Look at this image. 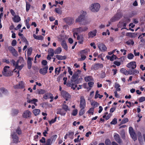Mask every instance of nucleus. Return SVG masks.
<instances>
[{
  "instance_id": "nucleus-1",
  "label": "nucleus",
  "mask_w": 145,
  "mask_h": 145,
  "mask_svg": "<svg viewBox=\"0 0 145 145\" xmlns=\"http://www.w3.org/2000/svg\"><path fill=\"white\" fill-rule=\"evenodd\" d=\"M20 61L21 62L23 61V59L22 58H20L19 60L17 61L16 63L13 60H12L11 61L12 63H13V65L15 66V68L14 69L13 71L14 72H17L18 74V77L19 76V71L21 70L24 67V65L22 64L20 66H18L19 62Z\"/></svg>"
},
{
  "instance_id": "nucleus-2",
  "label": "nucleus",
  "mask_w": 145,
  "mask_h": 145,
  "mask_svg": "<svg viewBox=\"0 0 145 145\" xmlns=\"http://www.w3.org/2000/svg\"><path fill=\"white\" fill-rule=\"evenodd\" d=\"M100 5L97 3L91 4L89 7V9L93 12H96L99 11L100 8Z\"/></svg>"
},
{
  "instance_id": "nucleus-3",
  "label": "nucleus",
  "mask_w": 145,
  "mask_h": 145,
  "mask_svg": "<svg viewBox=\"0 0 145 145\" xmlns=\"http://www.w3.org/2000/svg\"><path fill=\"white\" fill-rule=\"evenodd\" d=\"M13 72L10 69V67L8 66H5L2 72L3 75L5 76H10L12 74Z\"/></svg>"
},
{
  "instance_id": "nucleus-4",
  "label": "nucleus",
  "mask_w": 145,
  "mask_h": 145,
  "mask_svg": "<svg viewBox=\"0 0 145 145\" xmlns=\"http://www.w3.org/2000/svg\"><path fill=\"white\" fill-rule=\"evenodd\" d=\"M40 145H51V139L50 138L48 139L46 142L45 139L44 137H42V138L40 140ZM31 145H37V144H32Z\"/></svg>"
},
{
  "instance_id": "nucleus-5",
  "label": "nucleus",
  "mask_w": 145,
  "mask_h": 145,
  "mask_svg": "<svg viewBox=\"0 0 145 145\" xmlns=\"http://www.w3.org/2000/svg\"><path fill=\"white\" fill-rule=\"evenodd\" d=\"M86 14L85 12H83L82 14H80L75 20L76 23H79L81 25L83 20L85 17Z\"/></svg>"
},
{
  "instance_id": "nucleus-6",
  "label": "nucleus",
  "mask_w": 145,
  "mask_h": 145,
  "mask_svg": "<svg viewBox=\"0 0 145 145\" xmlns=\"http://www.w3.org/2000/svg\"><path fill=\"white\" fill-rule=\"evenodd\" d=\"M61 95L66 101L69 100L71 99L70 95L66 91H62L61 92Z\"/></svg>"
},
{
  "instance_id": "nucleus-7",
  "label": "nucleus",
  "mask_w": 145,
  "mask_h": 145,
  "mask_svg": "<svg viewBox=\"0 0 145 145\" xmlns=\"http://www.w3.org/2000/svg\"><path fill=\"white\" fill-rule=\"evenodd\" d=\"M103 64L100 63L95 64L93 65L91 69L93 71H96L100 68H103Z\"/></svg>"
},
{
  "instance_id": "nucleus-8",
  "label": "nucleus",
  "mask_w": 145,
  "mask_h": 145,
  "mask_svg": "<svg viewBox=\"0 0 145 145\" xmlns=\"http://www.w3.org/2000/svg\"><path fill=\"white\" fill-rule=\"evenodd\" d=\"M31 113L29 110H26L24 112L22 113V116L24 118H29L31 117Z\"/></svg>"
},
{
  "instance_id": "nucleus-9",
  "label": "nucleus",
  "mask_w": 145,
  "mask_h": 145,
  "mask_svg": "<svg viewBox=\"0 0 145 145\" xmlns=\"http://www.w3.org/2000/svg\"><path fill=\"white\" fill-rule=\"evenodd\" d=\"M88 29L87 26L81 27L79 28L74 29V31L78 33L85 32L87 31Z\"/></svg>"
},
{
  "instance_id": "nucleus-10",
  "label": "nucleus",
  "mask_w": 145,
  "mask_h": 145,
  "mask_svg": "<svg viewBox=\"0 0 145 145\" xmlns=\"http://www.w3.org/2000/svg\"><path fill=\"white\" fill-rule=\"evenodd\" d=\"M97 46L99 50L101 51H105L106 50L107 48L105 45L101 42L97 43Z\"/></svg>"
},
{
  "instance_id": "nucleus-11",
  "label": "nucleus",
  "mask_w": 145,
  "mask_h": 145,
  "mask_svg": "<svg viewBox=\"0 0 145 145\" xmlns=\"http://www.w3.org/2000/svg\"><path fill=\"white\" fill-rule=\"evenodd\" d=\"M86 106V102L84 97L83 96H81L80 98V108H85Z\"/></svg>"
},
{
  "instance_id": "nucleus-12",
  "label": "nucleus",
  "mask_w": 145,
  "mask_h": 145,
  "mask_svg": "<svg viewBox=\"0 0 145 145\" xmlns=\"http://www.w3.org/2000/svg\"><path fill=\"white\" fill-rule=\"evenodd\" d=\"M129 132L132 138L134 140H137V138L135 133L134 132L133 130L131 127L129 128Z\"/></svg>"
},
{
  "instance_id": "nucleus-13",
  "label": "nucleus",
  "mask_w": 145,
  "mask_h": 145,
  "mask_svg": "<svg viewBox=\"0 0 145 145\" xmlns=\"http://www.w3.org/2000/svg\"><path fill=\"white\" fill-rule=\"evenodd\" d=\"M127 67L129 68L134 69L137 67V65L135 62L131 61L127 64Z\"/></svg>"
},
{
  "instance_id": "nucleus-14",
  "label": "nucleus",
  "mask_w": 145,
  "mask_h": 145,
  "mask_svg": "<svg viewBox=\"0 0 145 145\" xmlns=\"http://www.w3.org/2000/svg\"><path fill=\"white\" fill-rule=\"evenodd\" d=\"M121 17V15L119 14H117L112 17L110 21L112 22H114L119 20Z\"/></svg>"
},
{
  "instance_id": "nucleus-15",
  "label": "nucleus",
  "mask_w": 145,
  "mask_h": 145,
  "mask_svg": "<svg viewBox=\"0 0 145 145\" xmlns=\"http://www.w3.org/2000/svg\"><path fill=\"white\" fill-rule=\"evenodd\" d=\"M12 141L14 143H17L19 142L18 138L15 133H12L11 134Z\"/></svg>"
},
{
  "instance_id": "nucleus-16",
  "label": "nucleus",
  "mask_w": 145,
  "mask_h": 145,
  "mask_svg": "<svg viewBox=\"0 0 145 145\" xmlns=\"http://www.w3.org/2000/svg\"><path fill=\"white\" fill-rule=\"evenodd\" d=\"M97 33V30H94L92 31L89 32L88 33V36L89 38H92L96 36Z\"/></svg>"
},
{
  "instance_id": "nucleus-17",
  "label": "nucleus",
  "mask_w": 145,
  "mask_h": 145,
  "mask_svg": "<svg viewBox=\"0 0 145 145\" xmlns=\"http://www.w3.org/2000/svg\"><path fill=\"white\" fill-rule=\"evenodd\" d=\"M48 69V67L47 66L40 69L39 70V72L43 75H45L47 73Z\"/></svg>"
},
{
  "instance_id": "nucleus-18",
  "label": "nucleus",
  "mask_w": 145,
  "mask_h": 145,
  "mask_svg": "<svg viewBox=\"0 0 145 145\" xmlns=\"http://www.w3.org/2000/svg\"><path fill=\"white\" fill-rule=\"evenodd\" d=\"M38 100L35 99H30L27 98V102L28 103H33L36 106L37 105V104L36 103V102H38Z\"/></svg>"
},
{
  "instance_id": "nucleus-19",
  "label": "nucleus",
  "mask_w": 145,
  "mask_h": 145,
  "mask_svg": "<svg viewBox=\"0 0 145 145\" xmlns=\"http://www.w3.org/2000/svg\"><path fill=\"white\" fill-rule=\"evenodd\" d=\"M64 20L65 22L69 25L72 24L74 22V20L71 18H66Z\"/></svg>"
},
{
  "instance_id": "nucleus-20",
  "label": "nucleus",
  "mask_w": 145,
  "mask_h": 145,
  "mask_svg": "<svg viewBox=\"0 0 145 145\" xmlns=\"http://www.w3.org/2000/svg\"><path fill=\"white\" fill-rule=\"evenodd\" d=\"M121 72L124 74L126 75H127L129 74H132V73H131L130 71H127L124 68H122L120 70Z\"/></svg>"
},
{
  "instance_id": "nucleus-21",
  "label": "nucleus",
  "mask_w": 145,
  "mask_h": 145,
  "mask_svg": "<svg viewBox=\"0 0 145 145\" xmlns=\"http://www.w3.org/2000/svg\"><path fill=\"white\" fill-rule=\"evenodd\" d=\"M13 21L15 22L18 23L21 20L20 18L18 15H15L12 18Z\"/></svg>"
},
{
  "instance_id": "nucleus-22",
  "label": "nucleus",
  "mask_w": 145,
  "mask_h": 145,
  "mask_svg": "<svg viewBox=\"0 0 145 145\" xmlns=\"http://www.w3.org/2000/svg\"><path fill=\"white\" fill-rule=\"evenodd\" d=\"M90 22L89 19L86 18L85 17L81 25H85L88 24L90 23Z\"/></svg>"
},
{
  "instance_id": "nucleus-23",
  "label": "nucleus",
  "mask_w": 145,
  "mask_h": 145,
  "mask_svg": "<svg viewBox=\"0 0 145 145\" xmlns=\"http://www.w3.org/2000/svg\"><path fill=\"white\" fill-rule=\"evenodd\" d=\"M84 80L86 82H90L91 81H93V79L92 77L90 76H86L84 77Z\"/></svg>"
},
{
  "instance_id": "nucleus-24",
  "label": "nucleus",
  "mask_w": 145,
  "mask_h": 145,
  "mask_svg": "<svg viewBox=\"0 0 145 145\" xmlns=\"http://www.w3.org/2000/svg\"><path fill=\"white\" fill-rule=\"evenodd\" d=\"M105 143L106 145H111V143L109 139H106L105 140ZM112 144V145H118V144L115 142H113Z\"/></svg>"
},
{
  "instance_id": "nucleus-25",
  "label": "nucleus",
  "mask_w": 145,
  "mask_h": 145,
  "mask_svg": "<svg viewBox=\"0 0 145 145\" xmlns=\"http://www.w3.org/2000/svg\"><path fill=\"white\" fill-rule=\"evenodd\" d=\"M44 98L46 99H47L49 98L52 99H53L54 97L51 93H47V94L44 95Z\"/></svg>"
},
{
  "instance_id": "nucleus-26",
  "label": "nucleus",
  "mask_w": 145,
  "mask_h": 145,
  "mask_svg": "<svg viewBox=\"0 0 145 145\" xmlns=\"http://www.w3.org/2000/svg\"><path fill=\"white\" fill-rule=\"evenodd\" d=\"M77 39L79 40L78 43L80 44H82L84 41V37L82 35H78L77 37Z\"/></svg>"
},
{
  "instance_id": "nucleus-27",
  "label": "nucleus",
  "mask_w": 145,
  "mask_h": 145,
  "mask_svg": "<svg viewBox=\"0 0 145 145\" xmlns=\"http://www.w3.org/2000/svg\"><path fill=\"white\" fill-rule=\"evenodd\" d=\"M114 138L115 139L118 143L121 142V140L119 135L117 134H115L114 135Z\"/></svg>"
},
{
  "instance_id": "nucleus-28",
  "label": "nucleus",
  "mask_w": 145,
  "mask_h": 145,
  "mask_svg": "<svg viewBox=\"0 0 145 145\" xmlns=\"http://www.w3.org/2000/svg\"><path fill=\"white\" fill-rule=\"evenodd\" d=\"M61 45L65 50H67L68 49V46L65 41L63 40L61 42Z\"/></svg>"
},
{
  "instance_id": "nucleus-29",
  "label": "nucleus",
  "mask_w": 145,
  "mask_h": 145,
  "mask_svg": "<svg viewBox=\"0 0 145 145\" xmlns=\"http://www.w3.org/2000/svg\"><path fill=\"white\" fill-rule=\"evenodd\" d=\"M106 57L108 59H109L111 61H113L117 58V57L116 55L113 54L111 56H107Z\"/></svg>"
},
{
  "instance_id": "nucleus-30",
  "label": "nucleus",
  "mask_w": 145,
  "mask_h": 145,
  "mask_svg": "<svg viewBox=\"0 0 145 145\" xmlns=\"http://www.w3.org/2000/svg\"><path fill=\"white\" fill-rule=\"evenodd\" d=\"M137 34L136 33H127L126 35L127 36L130 37H135L137 35Z\"/></svg>"
},
{
  "instance_id": "nucleus-31",
  "label": "nucleus",
  "mask_w": 145,
  "mask_h": 145,
  "mask_svg": "<svg viewBox=\"0 0 145 145\" xmlns=\"http://www.w3.org/2000/svg\"><path fill=\"white\" fill-rule=\"evenodd\" d=\"M54 50L52 48H50L48 51V55L50 56L51 57H53L54 55Z\"/></svg>"
},
{
  "instance_id": "nucleus-32",
  "label": "nucleus",
  "mask_w": 145,
  "mask_h": 145,
  "mask_svg": "<svg viewBox=\"0 0 145 145\" xmlns=\"http://www.w3.org/2000/svg\"><path fill=\"white\" fill-rule=\"evenodd\" d=\"M67 86H68L71 87L73 89H74L77 87V85L73 84L72 82H71L70 83L67 84Z\"/></svg>"
},
{
  "instance_id": "nucleus-33",
  "label": "nucleus",
  "mask_w": 145,
  "mask_h": 145,
  "mask_svg": "<svg viewBox=\"0 0 145 145\" xmlns=\"http://www.w3.org/2000/svg\"><path fill=\"white\" fill-rule=\"evenodd\" d=\"M33 112L35 116H37L39 114L40 111L39 109H35L33 110Z\"/></svg>"
},
{
  "instance_id": "nucleus-34",
  "label": "nucleus",
  "mask_w": 145,
  "mask_h": 145,
  "mask_svg": "<svg viewBox=\"0 0 145 145\" xmlns=\"http://www.w3.org/2000/svg\"><path fill=\"white\" fill-rule=\"evenodd\" d=\"M33 36L35 39L37 40H42L44 38L41 35L37 36L35 34H34Z\"/></svg>"
},
{
  "instance_id": "nucleus-35",
  "label": "nucleus",
  "mask_w": 145,
  "mask_h": 145,
  "mask_svg": "<svg viewBox=\"0 0 145 145\" xmlns=\"http://www.w3.org/2000/svg\"><path fill=\"white\" fill-rule=\"evenodd\" d=\"M56 58L59 60H62L65 59H66V57L65 56H62L61 55H57L56 56Z\"/></svg>"
},
{
  "instance_id": "nucleus-36",
  "label": "nucleus",
  "mask_w": 145,
  "mask_h": 145,
  "mask_svg": "<svg viewBox=\"0 0 145 145\" xmlns=\"http://www.w3.org/2000/svg\"><path fill=\"white\" fill-rule=\"evenodd\" d=\"M62 51L61 48L60 47H59L57 48L54 51V53L56 54H60Z\"/></svg>"
},
{
  "instance_id": "nucleus-37",
  "label": "nucleus",
  "mask_w": 145,
  "mask_h": 145,
  "mask_svg": "<svg viewBox=\"0 0 145 145\" xmlns=\"http://www.w3.org/2000/svg\"><path fill=\"white\" fill-rule=\"evenodd\" d=\"M99 91L98 90H97L96 91L95 96V99H97L98 97H99L100 99H101L103 97V95H101L99 94Z\"/></svg>"
},
{
  "instance_id": "nucleus-38",
  "label": "nucleus",
  "mask_w": 145,
  "mask_h": 145,
  "mask_svg": "<svg viewBox=\"0 0 145 145\" xmlns=\"http://www.w3.org/2000/svg\"><path fill=\"white\" fill-rule=\"evenodd\" d=\"M126 24L125 23H123L121 22H120L118 25V27L119 28H120L122 26L125 27L126 26Z\"/></svg>"
},
{
  "instance_id": "nucleus-39",
  "label": "nucleus",
  "mask_w": 145,
  "mask_h": 145,
  "mask_svg": "<svg viewBox=\"0 0 145 145\" xmlns=\"http://www.w3.org/2000/svg\"><path fill=\"white\" fill-rule=\"evenodd\" d=\"M120 86L117 83L115 84V88H116V91H120Z\"/></svg>"
},
{
  "instance_id": "nucleus-40",
  "label": "nucleus",
  "mask_w": 145,
  "mask_h": 145,
  "mask_svg": "<svg viewBox=\"0 0 145 145\" xmlns=\"http://www.w3.org/2000/svg\"><path fill=\"white\" fill-rule=\"evenodd\" d=\"M91 105L93 106L94 107H97L99 105V104L95 101L91 102Z\"/></svg>"
},
{
  "instance_id": "nucleus-41",
  "label": "nucleus",
  "mask_w": 145,
  "mask_h": 145,
  "mask_svg": "<svg viewBox=\"0 0 145 145\" xmlns=\"http://www.w3.org/2000/svg\"><path fill=\"white\" fill-rule=\"evenodd\" d=\"M61 67L56 68L55 69V73L56 74L58 75L59 73L61 71Z\"/></svg>"
},
{
  "instance_id": "nucleus-42",
  "label": "nucleus",
  "mask_w": 145,
  "mask_h": 145,
  "mask_svg": "<svg viewBox=\"0 0 145 145\" xmlns=\"http://www.w3.org/2000/svg\"><path fill=\"white\" fill-rule=\"evenodd\" d=\"M126 104H128L129 105H127V106L129 108H130L132 106H133L134 105V104L133 103H131L130 102H129L128 101H126L125 102Z\"/></svg>"
},
{
  "instance_id": "nucleus-43",
  "label": "nucleus",
  "mask_w": 145,
  "mask_h": 145,
  "mask_svg": "<svg viewBox=\"0 0 145 145\" xmlns=\"http://www.w3.org/2000/svg\"><path fill=\"white\" fill-rule=\"evenodd\" d=\"M32 51V48H29L27 51V56L29 57L31 54Z\"/></svg>"
},
{
  "instance_id": "nucleus-44",
  "label": "nucleus",
  "mask_w": 145,
  "mask_h": 145,
  "mask_svg": "<svg viewBox=\"0 0 145 145\" xmlns=\"http://www.w3.org/2000/svg\"><path fill=\"white\" fill-rule=\"evenodd\" d=\"M19 112V110L18 109H14L12 111V114L13 115H17Z\"/></svg>"
},
{
  "instance_id": "nucleus-45",
  "label": "nucleus",
  "mask_w": 145,
  "mask_h": 145,
  "mask_svg": "<svg viewBox=\"0 0 145 145\" xmlns=\"http://www.w3.org/2000/svg\"><path fill=\"white\" fill-rule=\"evenodd\" d=\"M81 109L79 112V115L80 116L83 115L85 113L84 108H80Z\"/></svg>"
},
{
  "instance_id": "nucleus-46",
  "label": "nucleus",
  "mask_w": 145,
  "mask_h": 145,
  "mask_svg": "<svg viewBox=\"0 0 145 145\" xmlns=\"http://www.w3.org/2000/svg\"><path fill=\"white\" fill-rule=\"evenodd\" d=\"M58 112V114H60L61 115L64 116L66 114V111H63V110L62 109L59 111Z\"/></svg>"
},
{
  "instance_id": "nucleus-47",
  "label": "nucleus",
  "mask_w": 145,
  "mask_h": 145,
  "mask_svg": "<svg viewBox=\"0 0 145 145\" xmlns=\"http://www.w3.org/2000/svg\"><path fill=\"white\" fill-rule=\"evenodd\" d=\"M37 93L39 94H42L45 93V91L43 89L38 90H37Z\"/></svg>"
},
{
  "instance_id": "nucleus-48",
  "label": "nucleus",
  "mask_w": 145,
  "mask_h": 145,
  "mask_svg": "<svg viewBox=\"0 0 145 145\" xmlns=\"http://www.w3.org/2000/svg\"><path fill=\"white\" fill-rule=\"evenodd\" d=\"M134 57V56L133 54L130 53L128 55L127 58L129 59H131L133 58Z\"/></svg>"
},
{
  "instance_id": "nucleus-49",
  "label": "nucleus",
  "mask_w": 145,
  "mask_h": 145,
  "mask_svg": "<svg viewBox=\"0 0 145 145\" xmlns=\"http://www.w3.org/2000/svg\"><path fill=\"white\" fill-rule=\"evenodd\" d=\"M26 11L27 12L30 9V5L29 4L27 3L26 2Z\"/></svg>"
},
{
  "instance_id": "nucleus-50",
  "label": "nucleus",
  "mask_w": 145,
  "mask_h": 145,
  "mask_svg": "<svg viewBox=\"0 0 145 145\" xmlns=\"http://www.w3.org/2000/svg\"><path fill=\"white\" fill-rule=\"evenodd\" d=\"M94 108H90L88 111L87 112L91 114L92 115L93 114Z\"/></svg>"
},
{
  "instance_id": "nucleus-51",
  "label": "nucleus",
  "mask_w": 145,
  "mask_h": 145,
  "mask_svg": "<svg viewBox=\"0 0 145 145\" xmlns=\"http://www.w3.org/2000/svg\"><path fill=\"white\" fill-rule=\"evenodd\" d=\"M131 73H132V74H135L137 75L139 73V72L137 70H134L133 71H131V72H130Z\"/></svg>"
},
{
  "instance_id": "nucleus-52",
  "label": "nucleus",
  "mask_w": 145,
  "mask_h": 145,
  "mask_svg": "<svg viewBox=\"0 0 145 145\" xmlns=\"http://www.w3.org/2000/svg\"><path fill=\"white\" fill-rule=\"evenodd\" d=\"M21 39L22 40L26 43V44L28 45V42L26 39L24 37L22 36V37Z\"/></svg>"
},
{
  "instance_id": "nucleus-53",
  "label": "nucleus",
  "mask_w": 145,
  "mask_h": 145,
  "mask_svg": "<svg viewBox=\"0 0 145 145\" xmlns=\"http://www.w3.org/2000/svg\"><path fill=\"white\" fill-rule=\"evenodd\" d=\"M21 39L22 40L26 43V44L28 45V42L26 39L24 37L22 36V37Z\"/></svg>"
},
{
  "instance_id": "nucleus-54",
  "label": "nucleus",
  "mask_w": 145,
  "mask_h": 145,
  "mask_svg": "<svg viewBox=\"0 0 145 145\" xmlns=\"http://www.w3.org/2000/svg\"><path fill=\"white\" fill-rule=\"evenodd\" d=\"M129 121V120L127 118H124L123 120L121 122V123L122 124H124L126 122H128Z\"/></svg>"
},
{
  "instance_id": "nucleus-55",
  "label": "nucleus",
  "mask_w": 145,
  "mask_h": 145,
  "mask_svg": "<svg viewBox=\"0 0 145 145\" xmlns=\"http://www.w3.org/2000/svg\"><path fill=\"white\" fill-rule=\"evenodd\" d=\"M117 123V119L116 118H114L110 122L111 124L115 125Z\"/></svg>"
},
{
  "instance_id": "nucleus-56",
  "label": "nucleus",
  "mask_w": 145,
  "mask_h": 145,
  "mask_svg": "<svg viewBox=\"0 0 145 145\" xmlns=\"http://www.w3.org/2000/svg\"><path fill=\"white\" fill-rule=\"evenodd\" d=\"M126 43L128 45H129V44L133 45L134 43V42L132 40H129L127 41Z\"/></svg>"
},
{
  "instance_id": "nucleus-57",
  "label": "nucleus",
  "mask_w": 145,
  "mask_h": 145,
  "mask_svg": "<svg viewBox=\"0 0 145 145\" xmlns=\"http://www.w3.org/2000/svg\"><path fill=\"white\" fill-rule=\"evenodd\" d=\"M33 59L29 57H28L27 60V63H32L31 61L33 60Z\"/></svg>"
},
{
  "instance_id": "nucleus-58",
  "label": "nucleus",
  "mask_w": 145,
  "mask_h": 145,
  "mask_svg": "<svg viewBox=\"0 0 145 145\" xmlns=\"http://www.w3.org/2000/svg\"><path fill=\"white\" fill-rule=\"evenodd\" d=\"M55 10L56 13L59 14H61V10L59 8H56Z\"/></svg>"
},
{
  "instance_id": "nucleus-59",
  "label": "nucleus",
  "mask_w": 145,
  "mask_h": 145,
  "mask_svg": "<svg viewBox=\"0 0 145 145\" xmlns=\"http://www.w3.org/2000/svg\"><path fill=\"white\" fill-rule=\"evenodd\" d=\"M78 112V110L77 109H75L73 110L72 115L73 116H76Z\"/></svg>"
},
{
  "instance_id": "nucleus-60",
  "label": "nucleus",
  "mask_w": 145,
  "mask_h": 145,
  "mask_svg": "<svg viewBox=\"0 0 145 145\" xmlns=\"http://www.w3.org/2000/svg\"><path fill=\"white\" fill-rule=\"evenodd\" d=\"M56 117H55L54 119H52L51 120L49 121V123L50 124H51L54 123L56 121Z\"/></svg>"
},
{
  "instance_id": "nucleus-61",
  "label": "nucleus",
  "mask_w": 145,
  "mask_h": 145,
  "mask_svg": "<svg viewBox=\"0 0 145 145\" xmlns=\"http://www.w3.org/2000/svg\"><path fill=\"white\" fill-rule=\"evenodd\" d=\"M0 90L3 93H6L7 92V90L4 88H1Z\"/></svg>"
},
{
  "instance_id": "nucleus-62",
  "label": "nucleus",
  "mask_w": 145,
  "mask_h": 145,
  "mask_svg": "<svg viewBox=\"0 0 145 145\" xmlns=\"http://www.w3.org/2000/svg\"><path fill=\"white\" fill-rule=\"evenodd\" d=\"M63 108L66 111L69 110L68 106L66 105H63Z\"/></svg>"
},
{
  "instance_id": "nucleus-63",
  "label": "nucleus",
  "mask_w": 145,
  "mask_h": 145,
  "mask_svg": "<svg viewBox=\"0 0 145 145\" xmlns=\"http://www.w3.org/2000/svg\"><path fill=\"white\" fill-rule=\"evenodd\" d=\"M9 50L12 53L16 51V50L14 49V48L12 47H10L9 48Z\"/></svg>"
},
{
  "instance_id": "nucleus-64",
  "label": "nucleus",
  "mask_w": 145,
  "mask_h": 145,
  "mask_svg": "<svg viewBox=\"0 0 145 145\" xmlns=\"http://www.w3.org/2000/svg\"><path fill=\"white\" fill-rule=\"evenodd\" d=\"M145 100V97H140L139 99V101L140 102H142Z\"/></svg>"
}]
</instances>
